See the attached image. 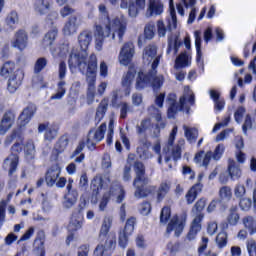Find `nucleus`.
<instances>
[{"mask_svg": "<svg viewBox=\"0 0 256 256\" xmlns=\"http://www.w3.org/2000/svg\"><path fill=\"white\" fill-rule=\"evenodd\" d=\"M155 75H157V72L153 74L151 73V70L148 72V74L139 72L136 79V89H145V87H147L149 84H151L154 89H161V87H163L165 78L163 75Z\"/></svg>", "mask_w": 256, "mask_h": 256, "instance_id": "0eeeda50", "label": "nucleus"}, {"mask_svg": "<svg viewBox=\"0 0 256 256\" xmlns=\"http://www.w3.org/2000/svg\"><path fill=\"white\" fill-rule=\"evenodd\" d=\"M105 131H107V124L103 123L98 129L90 130L87 137L88 149H95L97 143L103 141L105 137Z\"/></svg>", "mask_w": 256, "mask_h": 256, "instance_id": "9b49d317", "label": "nucleus"}, {"mask_svg": "<svg viewBox=\"0 0 256 256\" xmlns=\"http://www.w3.org/2000/svg\"><path fill=\"white\" fill-rule=\"evenodd\" d=\"M13 123H15V113L5 112L0 123V135H5L13 127Z\"/></svg>", "mask_w": 256, "mask_h": 256, "instance_id": "412c9836", "label": "nucleus"}, {"mask_svg": "<svg viewBox=\"0 0 256 256\" xmlns=\"http://www.w3.org/2000/svg\"><path fill=\"white\" fill-rule=\"evenodd\" d=\"M117 246V237L115 236V234L110 233L108 235V238L105 242V248L104 249H115V247Z\"/></svg>", "mask_w": 256, "mask_h": 256, "instance_id": "0e129e2a", "label": "nucleus"}, {"mask_svg": "<svg viewBox=\"0 0 256 256\" xmlns=\"http://www.w3.org/2000/svg\"><path fill=\"white\" fill-rule=\"evenodd\" d=\"M112 224L113 220L110 217L104 218L99 234L100 239H103V237H107V233H109V229H111Z\"/></svg>", "mask_w": 256, "mask_h": 256, "instance_id": "09e8293b", "label": "nucleus"}, {"mask_svg": "<svg viewBox=\"0 0 256 256\" xmlns=\"http://www.w3.org/2000/svg\"><path fill=\"white\" fill-rule=\"evenodd\" d=\"M134 171L136 173V177L133 181V186L135 187L134 197L136 199H143V197H147L150 195L152 189L149 185V178L145 176V166L141 162H135Z\"/></svg>", "mask_w": 256, "mask_h": 256, "instance_id": "39448f33", "label": "nucleus"}, {"mask_svg": "<svg viewBox=\"0 0 256 256\" xmlns=\"http://www.w3.org/2000/svg\"><path fill=\"white\" fill-rule=\"evenodd\" d=\"M15 139L16 141H23V138L21 137V132H19V130H13L12 133L6 137V139L4 140L5 147H9V145H11V143H13Z\"/></svg>", "mask_w": 256, "mask_h": 256, "instance_id": "13d9d810", "label": "nucleus"}, {"mask_svg": "<svg viewBox=\"0 0 256 256\" xmlns=\"http://www.w3.org/2000/svg\"><path fill=\"white\" fill-rule=\"evenodd\" d=\"M166 103L168 105V117L169 119H173L179 111L189 113L191 105H195V94L189 86H185L179 104H177V95L175 94H169Z\"/></svg>", "mask_w": 256, "mask_h": 256, "instance_id": "7ed1b4c3", "label": "nucleus"}, {"mask_svg": "<svg viewBox=\"0 0 256 256\" xmlns=\"http://www.w3.org/2000/svg\"><path fill=\"white\" fill-rule=\"evenodd\" d=\"M68 64L70 69L78 67L81 73H86L88 83L87 99L88 103H93V99H95V81H97L95 76V73H97V56L91 54L88 62H80L77 56H72L68 60Z\"/></svg>", "mask_w": 256, "mask_h": 256, "instance_id": "f03ea898", "label": "nucleus"}, {"mask_svg": "<svg viewBox=\"0 0 256 256\" xmlns=\"http://www.w3.org/2000/svg\"><path fill=\"white\" fill-rule=\"evenodd\" d=\"M24 153H25V158L27 161H33L35 159V155L37 151L35 150V142L33 140H29L25 146H24Z\"/></svg>", "mask_w": 256, "mask_h": 256, "instance_id": "ea45409f", "label": "nucleus"}, {"mask_svg": "<svg viewBox=\"0 0 256 256\" xmlns=\"http://www.w3.org/2000/svg\"><path fill=\"white\" fill-rule=\"evenodd\" d=\"M183 229H185V223H183V221H179L177 216H174L167 226V233L175 231L176 237H179V235L183 233Z\"/></svg>", "mask_w": 256, "mask_h": 256, "instance_id": "cd10ccee", "label": "nucleus"}, {"mask_svg": "<svg viewBox=\"0 0 256 256\" xmlns=\"http://www.w3.org/2000/svg\"><path fill=\"white\" fill-rule=\"evenodd\" d=\"M216 245L218 249H223V247H227V234L226 232H220L216 236Z\"/></svg>", "mask_w": 256, "mask_h": 256, "instance_id": "680f3d73", "label": "nucleus"}, {"mask_svg": "<svg viewBox=\"0 0 256 256\" xmlns=\"http://www.w3.org/2000/svg\"><path fill=\"white\" fill-rule=\"evenodd\" d=\"M17 71H15V64L14 62H6L3 64L0 70L1 77L4 79H11L13 75H16Z\"/></svg>", "mask_w": 256, "mask_h": 256, "instance_id": "473e14b6", "label": "nucleus"}, {"mask_svg": "<svg viewBox=\"0 0 256 256\" xmlns=\"http://www.w3.org/2000/svg\"><path fill=\"white\" fill-rule=\"evenodd\" d=\"M201 221H203V215L200 214L194 217L190 230L187 234L188 241H193L196 239L197 233L201 231Z\"/></svg>", "mask_w": 256, "mask_h": 256, "instance_id": "b1692460", "label": "nucleus"}, {"mask_svg": "<svg viewBox=\"0 0 256 256\" xmlns=\"http://www.w3.org/2000/svg\"><path fill=\"white\" fill-rule=\"evenodd\" d=\"M228 171L233 181L241 178V168H239L236 161L231 159L229 160Z\"/></svg>", "mask_w": 256, "mask_h": 256, "instance_id": "e433bc0d", "label": "nucleus"}, {"mask_svg": "<svg viewBox=\"0 0 256 256\" xmlns=\"http://www.w3.org/2000/svg\"><path fill=\"white\" fill-rule=\"evenodd\" d=\"M247 252L249 256H256V241L253 239L246 242Z\"/></svg>", "mask_w": 256, "mask_h": 256, "instance_id": "774afa93", "label": "nucleus"}, {"mask_svg": "<svg viewBox=\"0 0 256 256\" xmlns=\"http://www.w3.org/2000/svg\"><path fill=\"white\" fill-rule=\"evenodd\" d=\"M144 37L151 41L155 37V22H148L144 27Z\"/></svg>", "mask_w": 256, "mask_h": 256, "instance_id": "4d7b16f0", "label": "nucleus"}, {"mask_svg": "<svg viewBox=\"0 0 256 256\" xmlns=\"http://www.w3.org/2000/svg\"><path fill=\"white\" fill-rule=\"evenodd\" d=\"M164 5L161 0H149L146 17H157L163 13Z\"/></svg>", "mask_w": 256, "mask_h": 256, "instance_id": "aec40b11", "label": "nucleus"}, {"mask_svg": "<svg viewBox=\"0 0 256 256\" xmlns=\"http://www.w3.org/2000/svg\"><path fill=\"white\" fill-rule=\"evenodd\" d=\"M66 191L67 192L64 195L63 206L65 209H71V207H73L79 199V192L77 189L73 188V179L68 180Z\"/></svg>", "mask_w": 256, "mask_h": 256, "instance_id": "ddd939ff", "label": "nucleus"}, {"mask_svg": "<svg viewBox=\"0 0 256 256\" xmlns=\"http://www.w3.org/2000/svg\"><path fill=\"white\" fill-rule=\"evenodd\" d=\"M81 23H82L81 16L79 15L70 16L63 28L64 35H75V33H77V29L81 27Z\"/></svg>", "mask_w": 256, "mask_h": 256, "instance_id": "f3484780", "label": "nucleus"}, {"mask_svg": "<svg viewBox=\"0 0 256 256\" xmlns=\"http://www.w3.org/2000/svg\"><path fill=\"white\" fill-rule=\"evenodd\" d=\"M109 199H116V203H123V200L125 199V190L119 182H112L109 192L104 193L99 203L100 211L107 209Z\"/></svg>", "mask_w": 256, "mask_h": 256, "instance_id": "423d86ee", "label": "nucleus"}, {"mask_svg": "<svg viewBox=\"0 0 256 256\" xmlns=\"http://www.w3.org/2000/svg\"><path fill=\"white\" fill-rule=\"evenodd\" d=\"M175 67L181 68V67H189V56L186 52H182L175 61Z\"/></svg>", "mask_w": 256, "mask_h": 256, "instance_id": "6e6d98bb", "label": "nucleus"}, {"mask_svg": "<svg viewBox=\"0 0 256 256\" xmlns=\"http://www.w3.org/2000/svg\"><path fill=\"white\" fill-rule=\"evenodd\" d=\"M205 205H207V199L205 198H201L195 203L194 207L192 208V213L195 215V217L198 215H203V217H205V215L202 213L203 209H205Z\"/></svg>", "mask_w": 256, "mask_h": 256, "instance_id": "8fccbe9b", "label": "nucleus"}, {"mask_svg": "<svg viewBox=\"0 0 256 256\" xmlns=\"http://www.w3.org/2000/svg\"><path fill=\"white\" fill-rule=\"evenodd\" d=\"M47 67V58L41 57L38 58L34 64V73L39 75Z\"/></svg>", "mask_w": 256, "mask_h": 256, "instance_id": "bf43d9fd", "label": "nucleus"}, {"mask_svg": "<svg viewBox=\"0 0 256 256\" xmlns=\"http://www.w3.org/2000/svg\"><path fill=\"white\" fill-rule=\"evenodd\" d=\"M203 189V185L201 184H195L190 188V190L186 194V201L188 205H192L194 201L197 199V195L201 193V190Z\"/></svg>", "mask_w": 256, "mask_h": 256, "instance_id": "f704fd0d", "label": "nucleus"}, {"mask_svg": "<svg viewBox=\"0 0 256 256\" xmlns=\"http://www.w3.org/2000/svg\"><path fill=\"white\" fill-rule=\"evenodd\" d=\"M25 77V72L22 69L16 70V75H13L8 79L7 90L9 93H15L19 87H21V83H23V79Z\"/></svg>", "mask_w": 256, "mask_h": 256, "instance_id": "a211bd4d", "label": "nucleus"}, {"mask_svg": "<svg viewBox=\"0 0 256 256\" xmlns=\"http://www.w3.org/2000/svg\"><path fill=\"white\" fill-rule=\"evenodd\" d=\"M59 175H61V167H59V164H54L47 170L45 179L48 187L55 186Z\"/></svg>", "mask_w": 256, "mask_h": 256, "instance_id": "6ab92c4d", "label": "nucleus"}, {"mask_svg": "<svg viewBox=\"0 0 256 256\" xmlns=\"http://www.w3.org/2000/svg\"><path fill=\"white\" fill-rule=\"evenodd\" d=\"M34 11L37 15H47L51 11V0H35Z\"/></svg>", "mask_w": 256, "mask_h": 256, "instance_id": "c85d7f7f", "label": "nucleus"}, {"mask_svg": "<svg viewBox=\"0 0 256 256\" xmlns=\"http://www.w3.org/2000/svg\"><path fill=\"white\" fill-rule=\"evenodd\" d=\"M223 153H225V145L218 144L214 150L208 151L205 153V151L201 150L195 155L194 161L195 163H202L203 167H207L209 165L211 159L214 161H219L221 157H223Z\"/></svg>", "mask_w": 256, "mask_h": 256, "instance_id": "1a4fd4ad", "label": "nucleus"}, {"mask_svg": "<svg viewBox=\"0 0 256 256\" xmlns=\"http://www.w3.org/2000/svg\"><path fill=\"white\" fill-rule=\"evenodd\" d=\"M98 9L102 17H104V28L101 25L95 26V48L98 51H103V43H105L107 37H111V39L115 41V36L117 35L119 43H123V37L127 31V20H125V18H114L111 20L105 4H100Z\"/></svg>", "mask_w": 256, "mask_h": 256, "instance_id": "f257e3e1", "label": "nucleus"}, {"mask_svg": "<svg viewBox=\"0 0 256 256\" xmlns=\"http://www.w3.org/2000/svg\"><path fill=\"white\" fill-rule=\"evenodd\" d=\"M247 193L245 185L237 184L234 188V195L237 199H243Z\"/></svg>", "mask_w": 256, "mask_h": 256, "instance_id": "69168bd1", "label": "nucleus"}, {"mask_svg": "<svg viewBox=\"0 0 256 256\" xmlns=\"http://www.w3.org/2000/svg\"><path fill=\"white\" fill-rule=\"evenodd\" d=\"M171 189V184L167 182H162L157 190V201L161 202L165 199L167 193Z\"/></svg>", "mask_w": 256, "mask_h": 256, "instance_id": "49530a36", "label": "nucleus"}, {"mask_svg": "<svg viewBox=\"0 0 256 256\" xmlns=\"http://www.w3.org/2000/svg\"><path fill=\"white\" fill-rule=\"evenodd\" d=\"M51 54L53 57H65L69 53V43H63L58 47L50 48Z\"/></svg>", "mask_w": 256, "mask_h": 256, "instance_id": "58836bf2", "label": "nucleus"}, {"mask_svg": "<svg viewBox=\"0 0 256 256\" xmlns=\"http://www.w3.org/2000/svg\"><path fill=\"white\" fill-rule=\"evenodd\" d=\"M19 23V15L17 12L13 11L6 17V25L9 29H15Z\"/></svg>", "mask_w": 256, "mask_h": 256, "instance_id": "603ef678", "label": "nucleus"}, {"mask_svg": "<svg viewBox=\"0 0 256 256\" xmlns=\"http://www.w3.org/2000/svg\"><path fill=\"white\" fill-rule=\"evenodd\" d=\"M17 165H19V155L10 154L3 163L4 169H8V174L13 175L17 171Z\"/></svg>", "mask_w": 256, "mask_h": 256, "instance_id": "393cba45", "label": "nucleus"}, {"mask_svg": "<svg viewBox=\"0 0 256 256\" xmlns=\"http://www.w3.org/2000/svg\"><path fill=\"white\" fill-rule=\"evenodd\" d=\"M83 149H85L84 140L80 141L70 156V159H74L75 163H83L85 161V154L83 153Z\"/></svg>", "mask_w": 256, "mask_h": 256, "instance_id": "2f4dec72", "label": "nucleus"}, {"mask_svg": "<svg viewBox=\"0 0 256 256\" xmlns=\"http://www.w3.org/2000/svg\"><path fill=\"white\" fill-rule=\"evenodd\" d=\"M171 219V208L168 206H165L162 208L160 213V223L162 225H167V222Z\"/></svg>", "mask_w": 256, "mask_h": 256, "instance_id": "052dcab7", "label": "nucleus"}, {"mask_svg": "<svg viewBox=\"0 0 256 256\" xmlns=\"http://www.w3.org/2000/svg\"><path fill=\"white\" fill-rule=\"evenodd\" d=\"M105 183H111V178L109 176H103L97 175L93 178L91 182V187L93 191H96V194L99 193L100 189H103L105 187Z\"/></svg>", "mask_w": 256, "mask_h": 256, "instance_id": "7c9ffc66", "label": "nucleus"}, {"mask_svg": "<svg viewBox=\"0 0 256 256\" xmlns=\"http://www.w3.org/2000/svg\"><path fill=\"white\" fill-rule=\"evenodd\" d=\"M57 33H59L57 28H53L52 30L48 31L43 39V46L51 47V45H53V41L57 39Z\"/></svg>", "mask_w": 256, "mask_h": 256, "instance_id": "a18cd8bd", "label": "nucleus"}, {"mask_svg": "<svg viewBox=\"0 0 256 256\" xmlns=\"http://www.w3.org/2000/svg\"><path fill=\"white\" fill-rule=\"evenodd\" d=\"M145 0H129L128 13L130 17H136L139 15V11L145 9Z\"/></svg>", "mask_w": 256, "mask_h": 256, "instance_id": "bb28decb", "label": "nucleus"}, {"mask_svg": "<svg viewBox=\"0 0 256 256\" xmlns=\"http://www.w3.org/2000/svg\"><path fill=\"white\" fill-rule=\"evenodd\" d=\"M11 45L14 49H18V51H25L29 45V34H27V31L23 29L16 31L11 40Z\"/></svg>", "mask_w": 256, "mask_h": 256, "instance_id": "4468645a", "label": "nucleus"}, {"mask_svg": "<svg viewBox=\"0 0 256 256\" xmlns=\"http://www.w3.org/2000/svg\"><path fill=\"white\" fill-rule=\"evenodd\" d=\"M153 127V123H151V119L146 118L141 121L140 126L137 128V133H145V131H149Z\"/></svg>", "mask_w": 256, "mask_h": 256, "instance_id": "e2e57ef3", "label": "nucleus"}, {"mask_svg": "<svg viewBox=\"0 0 256 256\" xmlns=\"http://www.w3.org/2000/svg\"><path fill=\"white\" fill-rule=\"evenodd\" d=\"M184 135L189 143H195L197 137H199V131L196 128H191L188 126H183Z\"/></svg>", "mask_w": 256, "mask_h": 256, "instance_id": "a19ab883", "label": "nucleus"}, {"mask_svg": "<svg viewBox=\"0 0 256 256\" xmlns=\"http://www.w3.org/2000/svg\"><path fill=\"white\" fill-rule=\"evenodd\" d=\"M83 227V215L80 213L73 214L68 225L69 231H79Z\"/></svg>", "mask_w": 256, "mask_h": 256, "instance_id": "72a5a7b5", "label": "nucleus"}, {"mask_svg": "<svg viewBox=\"0 0 256 256\" xmlns=\"http://www.w3.org/2000/svg\"><path fill=\"white\" fill-rule=\"evenodd\" d=\"M135 223H136L135 217H130L126 221L124 231L121 232L119 235V245L120 247H122V249H125V247H127L129 237H131V235H133V231H135Z\"/></svg>", "mask_w": 256, "mask_h": 256, "instance_id": "2eb2a0df", "label": "nucleus"}, {"mask_svg": "<svg viewBox=\"0 0 256 256\" xmlns=\"http://www.w3.org/2000/svg\"><path fill=\"white\" fill-rule=\"evenodd\" d=\"M195 37V47L197 51L196 61L198 64V67H201L203 69L204 63H203V52H201V30H196L194 32Z\"/></svg>", "mask_w": 256, "mask_h": 256, "instance_id": "c756f323", "label": "nucleus"}, {"mask_svg": "<svg viewBox=\"0 0 256 256\" xmlns=\"http://www.w3.org/2000/svg\"><path fill=\"white\" fill-rule=\"evenodd\" d=\"M133 81H135V70L129 69L126 74L123 75L121 85L125 89L124 93L126 97L131 95V85H133Z\"/></svg>", "mask_w": 256, "mask_h": 256, "instance_id": "5701e85b", "label": "nucleus"}, {"mask_svg": "<svg viewBox=\"0 0 256 256\" xmlns=\"http://www.w3.org/2000/svg\"><path fill=\"white\" fill-rule=\"evenodd\" d=\"M59 134V127L56 125H50L47 127L45 134H44V139L45 141H53V139L57 138V135Z\"/></svg>", "mask_w": 256, "mask_h": 256, "instance_id": "de8ad7c7", "label": "nucleus"}, {"mask_svg": "<svg viewBox=\"0 0 256 256\" xmlns=\"http://www.w3.org/2000/svg\"><path fill=\"white\" fill-rule=\"evenodd\" d=\"M179 47H181V40L179 39V34H171L168 36V48L167 55H177L179 51Z\"/></svg>", "mask_w": 256, "mask_h": 256, "instance_id": "a878e982", "label": "nucleus"}, {"mask_svg": "<svg viewBox=\"0 0 256 256\" xmlns=\"http://www.w3.org/2000/svg\"><path fill=\"white\" fill-rule=\"evenodd\" d=\"M209 245V238L207 236H202L201 241L198 247V255H203L205 251H207V247Z\"/></svg>", "mask_w": 256, "mask_h": 256, "instance_id": "338daca9", "label": "nucleus"}, {"mask_svg": "<svg viewBox=\"0 0 256 256\" xmlns=\"http://www.w3.org/2000/svg\"><path fill=\"white\" fill-rule=\"evenodd\" d=\"M36 111L37 107L34 104H31L28 107H26L18 118V123L20 127H25V125H27V123H29V121L33 119V115H35Z\"/></svg>", "mask_w": 256, "mask_h": 256, "instance_id": "4be33fe9", "label": "nucleus"}, {"mask_svg": "<svg viewBox=\"0 0 256 256\" xmlns=\"http://www.w3.org/2000/svg\"><path fill=\"white\" fill-rule=\"evenodd\" d=\"M69 146V134H64L57 140L54 149L57 153L65 152V149Z\"/></svg>", "mask_w": 256, "mask_h": 256, "instance_id": "4c0bfd02", "label": "nucleus"}, {"mask_svg": "<svg viewBox=\"0 0 256 256\" xmlns=\"http://www.w3.org/2000/svg\"><path fill=\"white\" fill-rule=\"evenodd\" d=\"M133 55H135V45H133V42L125 43L118 56L120 65H129L133 61Z\"/></svg>", "mask_w": 256, "mask_h": 256, "instance_id": "dca6fc26", "label": "nucleus"}, {"mask_svg": "<svg viewBox=\"0 0 256 256\" xmlns=\"http://www.w3.org/2000/svg\"><path fill=\"white\" fill-rule=\"evenodd\" d=\"M156 27H157L158 37H166L168 29H171L172 27L174 29L177 28L173 25V23L169 25V21H168V25H165V22L163 20H158L156 23Z\"/></svg>", "mask_w": 256, "mask_h": 256, "instance_id": "37998d69", "label": "nucleus"}, {"mask_svg": "<svg viewBox=\"0 0 256 256\" xmlns=\"http://www.w3.org/2000/svg\"><path fill=\"white\" fill-rule=\"evenodd\" d=\"M177 131V126H174L169 135L166 147H164L163 149L164 153H169V151H171L172 158L168 155L164 156L165 163H167L169 169H171L173 165H176L177 161H179L183 148L185 147V139L183 138H180L175 144V137H177Z\"/></svg>", "mask_w": 256, "mask_h": 256, "instance_id": "20e7f679", "label": "nucleus"}, {"mask_svg": "<svg viewBox=\"0 0 256 256\" xmlns=\"http://www.w3.org/2000/svg\"><path fill=\"white\" fill-rule=\"evenodd\" d=\"M151 143L147 140L140 141V145L137 148V154L139 155L140 159H149L151 158V153H149V147Z\"/></svg>", "mask_w": 256, "mask_h": 256, "instance_id": "c9c22d12", "label": "nucleus"}, {"mask_svg": "<svg viewBox=\"0 0 256 256\" xmlns=\"http://www.w3.org/2000/svg\"><path fill=\"white\" fill-rule=\"evenodd\" d=\"M210 97L215 103V109H217V111H223V108L225 107V100L220 98V94L217 90H210Z\"/></svg>", "mask_w": 256, "mask_h": 256, "instance_id": "c03bdc74", "label": "nucleus"}, {"mask_svg": "<svg viewBox=\"0 0 256 256\" xmlns=\"http://www.w3.org/2000/svg\"><path fill=\"white\" fill-rule=\"evenodd\" d=\"M143 61L151 65V73L155 75L157 73V67H159V61H161V56L157 55L156 45L150 44L145 47L143 51Z\"/></svg>", "mask_w": 256, "mask_h": 256, "instance_id": "9d476101", "label": "nucleus"}, {"mask_svg": "<svg viewBox=\"0 0 256 256\" xmlns=\"http://www.w3.org/2000/svg\"><path fill=\"white\" fill-rule=\"evenodd\" d=\"M109 107V104L107 101L103 100L100 102L97 110H96V116H95V121L97 123H101L103 120V117H105V113H107V109Z\"/></svg>", "mask_w": 256, "mask_h": 256, "instance_id": "79ce46f5", "label": "nucleus"}, {"mask_svg": "<svg viewBox=\"0 0 256 256\" xmlns=\"http://www.w3.org/2000/svg\"><path fill=\"white\" fill-rule=\"evenodd\" d=\"M244 227L249 230L250 235H255L256 233V221L253 217L247 216L243 219Z\"/></svg>", "mask_w": 256, "mask_h": 256, "instance_id": "5fc2aeb1", "label": "nucleus"}, {"mask_svg": "<svg viewBox=\"0 0 256 256\" xmlns=\"http://www.w3.org/2000/svg\"><path fill=\"white\" fill-rule=\"evenodd\" d=\"M227 221L229 223V225H237V223H239V213H237V206H232L229 209V213L227 216Z\"/></svg>", "mask_w": 256, "mask_h": 256, "instance_id": "3c124183", "label": "nucleus"}, {"mask_svg": "<svg viewBox=\"0 0 256 256\" xmlns=\"http://www.w3.org/2000/svg\"><path fill=\"white\" fill-rule=\"evenodd\" d=\"M67 75V64H65V62H60L59 64V68H58V77L60 79L59 83H58V88H57V92L56 94L51 96V99H63V95H65L66 93V89H65V77Z\"/></svg>", "mask_w": 256, "mask_h": 256, "instance_id": "f8f14e48", "label": "nucleus"}, {"mask_svg": "<svg viewBox=\"0 0 256 256\" xmlns=\"http://www.w3.org/2000/svg\"><path fill=\"white\" fill-rule=\"evenodd\" d=\"M93 41V33L89 30H84L78 35V43L81 47V50L79 53L71 52V57H77L79 59L80 63L87 62V49L89 48V45H91V42Z\"/></svg>", "mask_w": 256, "mask_h": 256, "instance_id": "6e6552de", "label": "nucleus"}, {"mask_svg": "<svg viewBox=\"0 0 256 256\" xmlns=\"http://www.w3.org/2000/svg\"><path fill=\"white\" fill-rule=\"evenodd\" d=\"M231 197H233V192L231 187L224 186L219 190V201H231Z\"/></svg>", "mask_w": 256, "mask_h": 256, "instance_id": "864d4df0", "label": "nucleus"}]
</instances>
